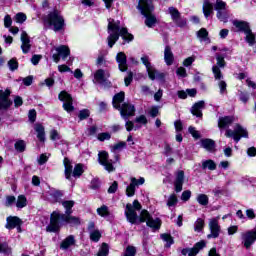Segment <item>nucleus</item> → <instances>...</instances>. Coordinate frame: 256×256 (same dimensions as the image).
I'll return each mask as SVG.
<instances>
[{
	"mask_svg": "<svg viewBox=\"0 0 256 256\" xmlns=\"http://www.w3.org/2000/svg\"><path fill=\"white\" fill-rule=\"evenodd\" d=\"M210 234L207 235V239H217L221 233V226L217 219H212L209 223Z\"/></svg>",
	"mask_w": 256,
	"mask_h": 256,
	"instance_id": "13",
	"label": "nucleus"
},
{
	"mask_svg": "<svg viewBox=\"0 0 256 256\" xmlns=\"http://www.w3.org/2000/svg\"><path fill=\"white\" fill-rule=\"evenodd\" d=\"M215 11H224L227 10V2L223 0H216V3L214 5Z\"/></svg>",
	"mask_w": 256,
	"mask_h": 256,
	"instance_id": "45",
	"label": "nucleus"
},
{
	"mask_svg": "<svg viewBox=\"0 0 256 256\" xmlns=\"http://www.w3.org/2000/svg\"><path fill=\"white\" fill-rule=\"evenodd\" d=\"M97 214L100 217H109V215H111V213L109 212V207H107L106 205H102L100 208H97Z\"/></svg>",
	"mask_w": 256,
	"mask_h": 256,
	"instance_id": "43",
	"label": "nucleus"
},
{
	"mask_svg": "<svg viewBox=\"0 0 256 256\" xmlns=\"http://www.w3.org/2000/svg\"><path fill=\"white\" fill-rule=\"evenodd\" d=\"M43 23L52 29L54 33L65 31V18L57 8H54L53 11L43 18Z\"/></svg>",
	"mask_w": 256,
	"mask_h": 256,
	"instance_id": "3",
	"label": "nucleus"
},
{
	"mask_svg": "<svg viewBox=\"0 0 256 256\" xmlns=\"http://www.w3.org/2000/svg\"><path fill=\"white\" fill-rule=\"evenodd\" d=\"M75 243H77V241L75 240V236L69 235L60 243V249H62L63 251H67V249H69V247H73Z\"/></svg>",
	"mask_w": 256,
	"mask_h": 256,
	"instance_id": "25",
	"label": "nucleus"
},
{
	"mask_svg": "<svg viewBox=\"0 0 256 256\" xmlns=\"http://www.w3.org/2000/svg\"><path fill=\"white\" fill-rule=\"evenodd\" d=\"M94 79L97 83L100 85H103V83H107V77H105V70L98 69L94 73Z\"/></svg>",
	"mask_w": 256,
	"mask_h": 256,
	"instance_id": "29",
	"label": "nucleus"
},
{
	"mask_svg": "<svg viewBox=\"0 0 256 256\" xmlns=\"http://www.w3.org/2000/svg\"><path fill=\"white\" fill-rule=\"evenodd\" d=\"M14 149L18 153H25V150L27 149V144L25 143L24 140H18L14 144Z\"/></svg>",
	"mask_w": 256,
	"mask_h": 256,
	"instance_id": "39",
	"label": "nucleus"
},
{
	"mask_svg": "<svg viewBox=\"0 0 256 256\" xmlns=\"http://www.w3.org/2000/svg\"><path fill=\"white\" fill-rule=\"evenodd\" d=\"M147 227H150L152 231H159L161 229V225H163V222L161 221V218L153 219V216L147 221L146 223Z\"/></svg>",
	"mask_w": 256,
	"mask_h": 256,
	"instance_id": "26",
	"label": "nucleus"
},
{
	"mask_svg": "<svg viewBox=\"0 0 256 256\" xmlns=\"http://www.w3.org/2000/svg\"><path fill=\"white\" fill-rule=\"evenodd\" d=\"M235 121L234 116H222L218 119V128L226 129L225 137L239 143L241 139H249V132L241 124L236 123L234 130L229 129Z\"/></svg>",
	"mask_w": 256,
	"mask_h": 256,
	"instance_id": "2",
	"label": "nucleus"
},
{
	"mask_svg": "<svg viewBox=\"0 0 256 256\" xmlns=\"http://www.w3.org/2000/svg\"><path fill=\"white\" fill-rule=\"evenodd\" d=\"M160 239H162V241H165V249H169L171 247V245H175V239L173 238V236L171 235V233H163L160 235Z\"/></svg>",
	"mask_w": 256,
	"mask_h": 256,
	"instance_id": "27",
	"label": "nucleus"
},
{
	"mask_svg": "<svg viewBox=\"0 0 256 256\" xmlns=\"http://www.w3.org/2000/svg\"><path fill=\"white\" fill-rule=\"evenodd\" d=\"M117 111L120 112V115L124 121H128L130 117H135V105L129 103V102H124L120 108L117 109Z\"/></svg>",
	"mask_w": 256,
	"mask_h": 256,
	"instance_id": "9",
	"label": "nucleus"
},
{
	"mask_svg": "<svg viewBox=\"0 0 256 256\" xmlns=\"http://www.w3.org/2000/svg\"><path fill=\"white\" fill-rule=\"evenodd\" d=\"M197 37L200 41L205 43H211V38H209V31L206 28H201L197 31Z\"/></svg>",
	"mask_w": 256,
	"mask_h": 256,
	"instance_id": "32",
	"label": "nucleus"
},
{
	"mask_svg": "<svg viewBox=\"0 0 256 256\" xmlns=\"http://www.w3.org/2000/svg\"><path fill=\"white\" fill-rule=\"evenodd\" d=\"M121 103L122 104L125 103V92L124 91H120L119 93H116L113 96L112 107H114L116 110L121 109V106H122Z\"/></svg>",
	"mask_w": 256,
	"mask_h": 256,
	"instance_id": "18",
	"label": "nucleus"
},
{
	"mask_svg": "<svg viewBox=\"0 0 256 256\" xmlns=\"http://www.w3.org/2000/svg\"><path fill=\"white\" fill-rule=\"evenodd\" d=\"M164 61L168 66L173 65L175 61V55H173V51L169 45H166L164 49Z\"/></svg>",
	"mask_w": 256,
	"mask_h": 256,
	"instance_id": "23",
	"label": "nucleus"
},
{
	"mask_svg": "<svg viewBox=\"0 0 256 256\" xmlns=\"http://www.w3.org/2000/svg\"><path fill=\"white\" fill-rule=\"evenodd\" d=\"M63 195H64L63 191L55 190L54 192H52L50 194V197H51L53 203H60L61 204L63 202Z\"/></svg>",
	"mask_w": 256,
	"mask_h": 256,
	"instance_id": "33",
	"label": "nucleus"
},
{
	"mask_svg": "<svg viewBox=\"0 0 256 256\" xmlns=\"http://www.w3.org/2000/svg\"><path fill=\"white\" fill-rule=\"evenodd\" d=\"M216 17L222 23H227V21H229V13L227 10H218L216 12Z\"/></svg>",
	"mask_w": 256,
	"mask_h": 256,
	"instance_id": "37",
	"label": "nucleus"
},
{
	"mask_svg": "<svg viewBox=\"0 0 256 256\" xmlns=\"http://www.w3.org/2000/svg\"><path fill=\"white\" fill-rule=\"evenodd\" d=\"M60 204L64 207L65 210L73 209V207H75V201L73 200H62Z\"/></svg>",
	"mask_w": 256,
	"mask_h": 256,
	"instance_id": "56",
	"label": "nucleus"
},
{
	"mask_svg": "<svg viewBox=\"0 0 256 256\" xmlns=\"http://www.w3.org/2000/svg\"><path fill=\"white\" fill-rule=\"evenodd\" d=\"M35 131L37 133V139L41 143H45V126H43V124H36Z\"/></svg>",
	"mask_w": 256,
	"mask_h": 256,
	"instance_id": "31",
	"label": "nucleus"
},
{
	"mask_svg": "<svg viewBox=\"0 0 256 256\" xmlns=\"http://www.w3.org/2000/svg\"><path fill=\"white\" fill-rule=\"evenodd\" d=\"M207 247V242L205 240H201L194 244L192 248H189L188 256H197L199 255V251L205 249Z\"/></svg>",
	"mask_w": 256,
	"mask_h": 256,
	"instance_id": "20",
	"label": "nucleus"
},
{
	"mask_svg": "<svg viewBox=\"0 0 256 256\" xmlns=\"http://www.w3.org/2000/svg\"><path fill=\"white\" fill-rule=\"evenodd\" d=\"M119 25H121V21L117 20L115 21V19H108V37H107V43H108V47L110 49H113V47L115 46V43H117V41H119Z\"/></svg>",
	"mask_w": 256,
	"mask_h": 256,
	"instance_id": "6",
	"label": "nucleus"
},
{
	"mask_svg": "<svg viewBox=\"0 0 256 256\" xmlns=\"http://www.w3.org/2000/svg\"><path fill=\"white\" fill-rule=\"evenodd\" d=\"M109 161V152L103 150L98 154V162L103 165V163H107Z\"/></svg>",
	"mask_w": 256,
	"mask_h": 256,
	"instance_id": "42",
	"label": "nucleus"
},
{
	"mask_svg": "<svg viewBox=\"0 0 256 256\" xmlns=\"http://www.w3.org/2000/svg\"><path fill=\"white\" fill-rule=\"evenodd\" d=\"M145 184V178L140 177L139 179L132 177L130 179V184L126 187V196L133 197L135 195V191L137 189L135 187H139V185Z\"/></svg>",
	"mask_w": 256,
	"mask_h": 256,
	"instance_id": "11",
	"label": "nucleus"
},
{
	"mask_svg": "<svg viewBox=\"0 0 256 256\" xmlns=\"http://www.w3.org/2000/svg\"><path fill=\"white\" fill-rule=\"evenodd\" d=\"M197 202L199 205H203L205 207L209 205V197L206 194H199L197 197Z\"/></svg>",
	"mask_w": 256,
	"mask_h": 256,
	"instance_id": "46",
	"label": "nucleus"
},
{
	"mask_svg": "<svg viewBox=\"0 0 256 256\" xmlns=\"http://www.w3.org/2000/svg\"><path fill=\"white\" fill-rule=\"evenodd\" d=\"M56 53L52 55V60L54 63H59V61H66L67 57L71 56V49L67 45H60L55 48Z\"/></svg>",
	"mask_w": 256,
	"mask_h": 256,
	"instance_id": "8",
	"label": "nucleus"
},
{
	"mask_svg": "<svg viewBox=\"0 0 256 256\" xmlns=\"http://www.w3.org/2000/svg\"><path fill=\"white\" fill-rule=\"evenodd\" d=\"M119 35L123 40L121 45H127V43L135 41V36L129 33V29L127 27H121V25H119Z\"/></svg>",
	"mask_w": 256,
	"mask_h": 256,
	"instance_id": "15",
	"label": "nucleus"
},
{
	"mask_svg": "<svg viewBox=\"0 0 256 256\" xmlns=\"http://www.w3.org/2000/svg\"><path fill=\"white\" fill-rule=\"evenodd\" d=\"M58 99L59 101H62V103H68L69 101H73V96H71V94H69V92L66 90H62L58 94Z\"/></svg>",
	"mask_w": 256,
	"mask_h": 256,
	"instance_id": "35",
	"label": "nucleus"
},
{
	"mask_svg": "<svg viewBox=\"0 0 256 256\" xmlns=\"http://www.w3.org/2000/svg\"><path fill=\"white\" fill-rule=\"evenodd\" d=\"M168 11L171 15L172 21H177V19L181 17V12H179V10L175 7H169Z\"/></svg>",
	"mask_w": 256,
	"mask_h": 256,
	"instance_id": "44",
	"label": "nucleus"
},
{
	"mask_svg": "<svg viewBox=\"0 0 256 256\" xmlns=\"http://www.w3.org/2000/svg\"><path fill=\"white\" fill-rule=\"evenodd\" d=\"M201 147L206 149L209 153H215L217 144L215 143V140L211 138H204L201 140Z\"/></svg>",
	"mask_w": 256,
	"mask_h": 256,
	"instance_id": "19",
	"label": "nucleus"
},
{
	"mask_svg": "<svg viewBox=\"0 0 256 256\" xmlns=\"http://www.w3.org/2000/svg\"><path fill=\"white\" fill-rule=\"evenodd\" d=\"M134 121L135 123H140L141 125H147V123H149V121L147 120V116L143 114L136 117Z\"/></svg>",
	"mask_w": 256,
	"mask_h": 256,
	"instance_id": "61",
	"label": "nucleus"
},
{
	"mask_svg": "<svg viewBox=\"0 0 256 256\" xmlns=\"http://www.w3.org/2000/svg\"><path fill=\"white\" fill-rule=\"evenodd\" d=\"M137 10L140 11L141 15L146 18V27L152 29V27H155V25H157V17L153 15V11H155V5H153V0H139Z\"/></svg>",
	"mask_w": 256,
	"mask_h": 256,
	"instance_id": "4",
	"label": "nucleus"
},
{
	"mask_svg": "<svg viewBox=\"0 0 256 256\" xmlns=\"http://www.w3.org/2000/svg\"><path fill=\"white\" fill-rule=\"evenodd\" d=\"M116 62L118 63V69L122 73H125L129 69L127 65V54L125 52H118L116 55Z\"/></svg>",
	"mask_w": 256,
	"mask_h": 256,
	"instance_id": "17",
	"label": "nucleus"
},
{
	"mask_svg": "<svg viewBox=\"0 0 256 256\" xmlns=\"http://www.w3.org/2000/svg\"><path fill=\"white\" fill-rule=\"evenodd\" d=\"M184 183H185V171L179 170L176 173V178L174 180V191L176 193H181L183 191Z\"/></svg>",
	"mask_w": 256,
	"mask_h": 256,
	"instance_id": "14",
	"label": "nucleus"
},
{
	"mask_svg": "<svg viewBox=\"0 0 256 256\" xmlns=\"http://www.w3.org/2000/svg\"><path fill=\"white\" fill-rule=\"evenodd\" d=\"M98 141H109V139H111V134L109 132H102L99 133L97 136Z\"/></svg>",
	"mask_w": 256,
	"mask_h": 256,
	"instance_id": "57",
	"label": "nucleus"
},
{
	"mask_svg": "<svg viewBox=\"0 0 256 256\" xmlns=\"http://www.w3.org/2000/svg\"><path fill=\"white\" fill-rule=\"evenodd\" d=\"M8 67L10 71H17L19 69V62L17 61V58H12L8 61Z\"/></svg>",
	"mask_w": 256,
	"mask_h": 256,
	"instance_id": "49",
	"label": "nucleus"
},
{
	"mask_svg": "<svg viewBox=\"0 0 256 256\" xmlns=\"http://www.w3.org/2000/svg\"><path fill=\"white\" fill-rule=\"evenodd\" d=\"M50 139L51 141H59L61 140V135L57 130L53 129L50 131Z\"/></svg>",
	"mask_w": 256,
	"mask_h": 256,
	"instance_id": "60",
	"label": "nucleus"
},
{
	"mask_svg": "<svg viewBox=\"0 0 256 256\" xmlns=\"http://www.w3.org/2000/svg\"><path fill=\"white\" fill-rule=\"evenodd\" d=\"M202 169H209V171H215L217 169V163L215 161L208 159L202 162Z\"/></svg>",
	"mask_w": 256,
	"mask_h": 256,
	"instance_id": "38",
	"label": "nucleus"
},
{
	"mask_svg": "<svg viewBox=\"0 0 256 256\" xmlns=\"http://www.w3.org/2000/svg\"><path fill=\"white\" fill-rule=\"evenodd\" d=\"M27 205V197L23 194L19 195L16 200L17 209H23Z\"/></svg>",
	"mask_w": 256,
	"mask_h": 256,
	"instance_id": "40",
	"label": "nucleus"
},
{
	"mask_svg": "<svg viewBox=\"0 0 256 256\" xmlns=\"http://www.w3.org/2000/svg\"><path fill=\"white\" fill-rule=\"evenodd\" d=\"M234 27L238 29L241 33H247L248 31L251 30V26L249 25V22L243 21V20H235L233 22Z\"/></svg>",
	"mask_w": 256,
	"mask_h": 256,
	"instance_id": "24",
	"label": "nucleus"
},
{
	"mask_svg": "<svg viewBox=\"0 0 256 256\" xmlns=\"http://www.w3.org/2000/svg\"><path fill=\"white\" fill-rule=\"evenodd\" d=\"M109 255V244L102 243L100 250L97 253V256H107Z\"/></svg>",
	"mask_w": 256,
	"mask_h": 256,
	"instance_id": "47",
	"label": "nucleus"
},
{
	"mask_svg": "<svg viewBox=\"0 0 256 256\" xmlns=\"http://www.w3.org/2000/svg\"><path fill=\"white\" fill-rule=\"evenodd\" d=\"M174 127H175L176 133H181V131H183V121L176 120L174 122Z\"/></svg>",
	"mask_w": 256,
	"mask_h": 256,
	"instance_id": "63",
	"label": "nucleus"
},
{
	"mask_svg": "<svg viewBox=\"0 0 256 256\" xmlns=\"http://www.w3.org/2000/svg\"><path fill=\"white\" fill-rule=\"evenodd\" d=\"M70 225V227H79L81 219L73 216V208H68L65 213L60 211H53L50 214V223L46 226L47 233H59L62 227Z\"/></svg>",
	"mask_w": 256,
	"mask_h": 256,
	"instance_id": "1",
	"label": "nucleus"
},
{
	"mask_svg": "<svg viewBox=\"0 0 256 256\" xmlns=\"http://www.w3.org/2000/svg\"><path fill=\"white\" fill-rule=\"evenodd\" d=\"M191 199V190H185L182 192L181 200L184 202L189 201Z\"/></svg>",
	"mask_w": 256,
	"mask_h": 256,
	"instance_id": "64",
	"label": "nucleus"
},
{
	"mask_svg": "<svg viewBox=\"0 0 256 256\" xmlns=\"http://www.w3.org/2000/svg\"><path fill=\"white\" fill-rule=\"evenodd\" d=\"M125 217L131 225H141V223L147 224V221H149L153 216L147 209H143L140 212V215H137V212L133 209V205L128 203L126 205Z\"/></svg>",
	"mask_w": 256,
	"mask_h": 256,
	"instance_id": "5",
	"label": "nucleus"
},
{
	"mask_svg": "<svg viewBox=\"0 0 256 256\" xmlns=\"http://www.w3.org/2000/svg\"><path fill=\"white\" fill-rule=\"evenodd\" d=\"M179 203V199H177L176 194H171L167 200L168 207H175Z\"/></svg>",
	"mask_w": 256,
	"mask_h": 256,
	"instance_id": "51",
	"label": "nucleus"
},
{
	"mask_svg": "<svg viewBox=\"0 0 256 256\" xmlns=\"http://www.w3.org/2000/svg\"><path fill=\"white\" fill-rule=\"evenodd\" d=\"M63 165H64L65 179H67L68 181H71V177L73 173V164L71 163V160L65 157L63 159Z\"/></svg>",
	"mask_w": 256,
	"mask_h": 256,
	"instance_id": "21",
	"label": "nucleus"
},
{
	"mask_svg": "<svg viewBox=\"0 0 256 256\" xmlns=\"http://www.w3.org/2000/svg\"><path fill=\"white\" fill-rule=\"evenodd\" d=\"M83 167V163L75 164L74 169L72 170V177H74V179H81L83 173H85Z\"/></svg>",
	"mask_w": 256,
	"mask_h": 256,
	"instance_id": "28",
	"label": "nucleus"
},
{
	"mask_svg": "<svg viewBox=\"0 0 256 256\" xmlns=\"http://www.w3.org/2000/svg\"><path fill=\"white\" fill-rule=\"evenodd\" d=\"M101 231H99L98 229L93 230L90 232V240L93 241V243H99V241L101 240Z\"/></svg>",
	"mask_w": 256,
	"mask_h": 256,
	"instance_id": "41",
	"label": "nucleus"
},
{
	"mask_svg": "<svg viewBox=\"0 0 256 256\" xmlns=\"http://www.w3.org/2000/svg\"><path fill=\"white\" fill-rule=\"evenodd\" d=\"M9 97H11L9 88H6L5 91L0 90V111H7L13 105V101Z\"/></svg>",
	"mask_w": 256,
	"mask_h": 256,
	"instance_id": "10",
	"label": "nucleus"
},
{
	"mask_svg": "<svg viewBox=\"0 0 256 256\" xmlns=\"http://www.w3.org/2000/svg\"><path fill=\"white\" fill-rule=\"evenodd\" d=\"M15 21H16V23L23 24L24 21H27V14H25L23 12H18L15 15Z\"/></svg>",
	"mask_w": 256,
	"mask_h": 256,
	"instance_id": "54",
	"label": "nucleus"
},
{
	"mask_svg": "<svg viewBox=\"0 0 256 256\" xmlns=\"http://www.w3.org/2000/svg\"><path fill=\"white\" fill-rule=\"evenodd\" d=\"M241 239L245 249H251V245L256 241V229L242 233Z\"/></svg>",
	"mask_w": 256,
	"mask_h": 256,
	"instance_id": "12",
	"label": "nucleus"
},
{
	"mask_svg": "<svg viewBox=\"0 0 256 256\" xmlns=\"http://www.w3.org/2000/svg\"><path fill=\"white\" fill-rule=\"evenodd\" d=\"M194 229H195V231H198V233H201V231H203V229H205V220L198 218L195 223Z\"/></svg>",
	"mask_w": 256,
	"mask_h": 256,
	"instance_id": "48",
	"label": "nucleus"
},
{
	"mask_svg": "<svg viewBox=\"0 0 256 256\" xmlns=\"http://www.w3.org/2000/svg\"><path fill=\"white\" fill-rule=\"evenodd\" d=\"M136 255H137V248H135V246L126 247L124 256H136Z\"/></svg>",
	"mask_w": 256,
	"mask_h": 256,
	"instance_id": "55",
	"label": "nucleus"
},
{
	"mask_svg": "<svg viewBox=\"0 0 256 256\" xmlns=\"http://www.w3.org/2000/svg\"><path fill=\"white\" fill-rule=\"evenodd\" d=\"M201 109H205V101L200 100L193 104L191 108V113L194 117H203V112Z\"/></svg>",
	"mask_w": 256,
	"mask_h": 256,
	"instance_id": "22",
	"label": "nucleus"
},
{
	"mask_svg": "<svg viewBox=\"0 0 256 256\" xmlns=\"http://www.w3.org/2000/svg\"><path fill=\"white\" fill-rule=\"evenodd\" d=\"M17 202V198L14 195H7L5 201V207H12Z\"/></svg>",
	"mask_w": 256,
	"mask_h": 256,
	"instance_id": "52",
	"label": "nucleus"
},
{
	"mask_svg": "<svg viewBox=\"0 0 256 256\" xmlns=\"http://www.w3.org/2000/svg\"><path fill=\"white\" fill-rule=\"evenodd\" d=\"M28 119H29L30 123H35V121H37V110H35V109L29 110Z\"/></svg>",
	"mask_w": 256,
	"mask_h": 256,
	"instance_id": "59",
	"label": "nucleus"
},
{
	"mask_svg": "<svg viewBox=\"0 0 256 256\" xmlns=\"http://www.w3.org/2000/svg\"><path fill=\"white\" fill-rule=\"evenodd\" d=\"M124 83L126 87H129L133 83V72L129 71L127 77L124 78Z\"/></svg>",
	"mask_w": 256,
	"mask_h": 256,
	"instance_id": "62",
	"label": "nucleus"
},
{
	"mask_svg": "<svg viewBox=\"0 0 256 256\" xmlns=\"http://www.w3.org/2000/svg\"><path fill=\"white\" fill-rule=\"evenodd\" d=\"M62 107L67 113H73V111H75V106H73V100H70L69 102H64Z\"/></svg>",
	"mask_w": 256,
	"mask_h": 256,
	"instance_id": "50",
	"label": "nucleus"
},
{
	"mask_svg": "<svg viewBox=\"0 0 256 256\" xmlns=\"http://www.w3.org/2000/svg\"><path fill=\"white\" fill-rule=\"evenodd\" d=\"M216 65L212 67V73L214 75V78L216 80H221L223 78V72H221V69L227 66V62L225 61V56L216 53Z\"/></svg>",
	"mask_w": 256,
	"mask_h": 256,
	"instance_id": "7",
	"label": "nucleus"
},
{
	"mask_svg": "<svg viewBox=\"0 0 256 256\" xmlns=\"http://www.w3.org/2000/svg\"><path fill=\"white\" fill-rule=\"evenodd\" d=\"M19 225H23V220L19 218V216H8L6 218L5 228L8 229V231H13V229H16Z\"/></svg>",
	"mask_w": 256,
	"mask_h": 256,
	"instance_id": "16",
	"label": "nucleus"
},
{
	"mask_svg": "<svg viewBox=\"0 0 256 256\" xmlns=\"http://www.w3.org/2000/svg\"><path fill=\"white\" fill-rule=\"evenodd\" d=\"M127 147V142L120 141L112 146V151H120V149H125Z\"/></svg>",
	"mask_w": 256,
	"mask_h": 256,
	"instance_id": "58",
	"label": "nucleus"
},
{
	"mask_svg": "<svg viewBox=\"0 0 256 256\" xmlns=\"http://www.w3.org/2000/svg\"><path fill=\"white\" fill-rule=\"evenodd\" d=\"M91 117V110L84 108L79 111L78 113V122L81 123V121H85Z\"/></svg>",
	"mask_w": 256,
	"mask_h": 256,
	"instance_id": "36",
	"label": "nucleus"
},
{
	"mask_svg": "<svg viewBox=\"0 0 256 256\" xmlns=\"http://www.w3.org/2000/svg\"><path fill=\"white\" fill-rule=\"evenodd\" d=\"M188 132L193 137V139H201V133L195 129L193 126L188 127Z\"/></svg>",
	"mask_w": 256,
	"mask_h": 256,
	"instance_id": "53",
	"label": "nucleus"
},
{
	"mask_svg": "<svg viewBox=\"0 0 256 256\" xmlns=\"http://www.w3.org/2000/svg\"><path fill=\"white\" fill-rule=\"evenodd\" d=\"M202 11L206 19L211 17V14L213 13V3H211L209 0H204Z\"/></svg>",
	"mask_w": 256,
	"mask_h": 256,
	"instance_id": "30",
	"label": "nucleus"
},
{
	"mask_svg": "<svg viewBox=\"0 0 256 256\" xmlns=\"http://www.w3.org/2000/svg\"><path fill=\"white\" fill-rule=\"evenodd\" d=\"M245 41L248 43L249 47H253V45H256V36L255 33H253V30H250L245 33Z\"/></svg>",
	"mask_w": 256,
	"mask_h": 256,
	"instance_id": "34",
	"label": "nucleus"
}]
</instances>
